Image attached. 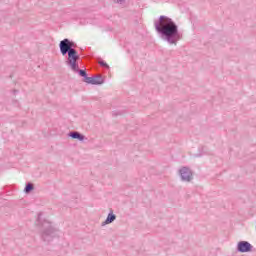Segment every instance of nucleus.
Here are the masks:
<instances>
[{
  "label": "nucleus",
  "mask_w": 256,
  "mask_h": 256,
  "mask_svg": "<svg viewBox=\"0 0 256 256\" xmlns=\"http://www.w3.org/2000/svg\"><path fill=\"white\" fill-rule=\"evenodd\" d=\"M154 27L161 38L170 45H177L183 39L177 23L165 15H161L158 20L154 21Z\"/></svg>",
  "instance_id": "f257e3e1"
},
{
  "label": "nucleus",
  "mask_w": 256,
  "mask_h": 256,
  "mask_svg": "<svg viewBox=\"0 0 256 256\" xmlns=\"http://www.w3.org/2000/svg\"><path fill=\"white\" fill-rule=\"evenodd\" d=\"M41 226V239L45 243H50L52 239H55V237H57V229L53 227V225H51V222L44 220Z\"/></svg>",
  "instance_id": "f03ea898"
},
{
  "label": "nucleus",
  "mask_w": 256,
  "mask_h": 256,
  "mask_svg": "<svg viewBox=\"0 0 256 256\" xmlns=\"http://www.w3.org/2000/svg\"><path fill=\"white\" fill-rule=\"evenodd\" d=\"M61 55L65 57V55H68V58L66 60V65L70 67L72 71H77V66L79 63L77 61L80 59L79 54L77 53V50H72L71 48H66L65 50H60Z\"/></svg>",
  "instance_id": "7ed1b4c3"
},
{
  "label": "nucleus",
  "mask_w": 256,
  "mask_h": 256,
  "mask_svg": "<svg viewBox=\"0 0 256 256\" xmlns=\"http://www.w3.org/2000/svg\"><path fill=\"white\" fill-rule=\"evenodd\" d=\"M179 175L181 178V181H184L186 183H191L193 181V171L187 166H183L179 169Z\"/></svg>",
  "instance_id": "20e7f679"
},
{
  "label": "nucleus",
  "mask_w": 256,
  "mask_h": 256,
  "mask_svg": "<svg viewBox=\"0 0 256 256\" xmlns=\"http://www.w3.org/2000/svg\"><path fill=\"white\" fill-rule=\"evenodd\" d=\"M238 253H251L253 251V245L248 241H240L237 244Z\"/></svg>",
  "instance_id": "39448f33"
},
{
  "label": "nucleus",
  "mask_w": 256,
  "mask_h": 256,
  "mask_svg": "<svg viewBox=\"0 0 256 256\" xmlns=\"http://www.w3.org/2000/svg\"><path fill=\"white\" fill-rule=\"evenodd\" d=\"M76 47H77V44H75V42L69 40L68 38L61 40L59 43L60 51H65V49H71L72 51H76L75 50Z\"/></svg>",
  "instance_id": "423d86ee"
},
{
  "label": "nucleus",
  "mask_w": 256,
  "mask_h": 256,
  "mask_svg": "<svg viewBox=\"0 0 256 256\" xmlns=\"http://www.w3.org/2000/svg\"><path fill=\"white\" fill-rule=\"evenodd\" d=\"M86 83H88V85H103V83H105V80L103 79V76L96 75L86 78Z\"/></svg>",
  "instance_id": "0eeeda50"
},
{
  "label": "nucleus",
  "mask_w": 256,
  "mask_h": 256,
  "mask_svg": "<svg viewBox=\"0 0 256 256\" xmlns=\"http://www.w3.org/2000/svg\"><path fill=\"white\" fill-rule=\"evenodd\" d=\"M68 137H71V139H77L78 141H84L85 136L77 131H72L68 134Z\"/></svg>",
  "instance_id": "6e6552de"
},
{
  "label": "nucleus",
  "mask_w": 256,
  "mask_h": 256,
  "mask_svg": "<svg viewBox=\"0 0 256 256\" xmlns=\"http://www.w3.org/2000/svg\"><path fill=\"white\" fill-rule=\"evenodd\" d=\"M117 219V216L113 214V212H110L104 222H102V227H105V225H110V223H113Z\"/></svg>",
  "instance_id": "1a4fd4ad"
},
{
  "label": "nucleus",
  "mask_w": 256,
  "mask_h": 256,
  "mask_svg": "<svg viewBox=\"0 0 256 256\" xmlns=\"http://www.w3.org/2000/svg\"><path fill=\"white\" fill-rule=\"evenodd\" d=\"M74 73H78L80 77H83L84 83H86L89 76H87V71L79 69V64L77 65V70H72Z\"/></svg>",
  "instance_id": "9d476101"
},
{
  "label": "nucleus",
  "mask_w": 256,
  "mask_h": 256,
  "mask_svg": "<svg viewBox=\"0 0 256 256\" xmlns=\"http://www.w3.org/2000/svg\"><path fill=\"white\" fill-rule=\"evenodd\" d=\"M33 189H35V186L33 185V183L29 182L24 188V193L29 194L31 193V191H33Z\"/></svg>",
  "instance_id": "9b49d317"
},
{
  "label": "nucleus",
  "mask_w": 256,
  "mask_h": 256,
  "mask_svg": "<svg viewBox=\"0 0 256 256\" xmlns=\"http://www.w3.org/2000/svg\"><path fill=\"white\" fill-rule=\"evenodd\" d=\"M99 65L101 66V67H105L106 69H109V64H107L105 61H103V60H101L100 62H99Z\"/></svg>",
  "instance_id": "f8f14e48"
},
{
  "label": "nucleus",
  "mask_w": 256,
  "mask_h": 256,
  "mask_svg": "<svg viewBox=\"0 0 256 256\" xmlns=\"http://www.w3.org/2000/svg\"><path fill=\"white\" fill-rule=\"evenodd\" d=\"M112 1L113 3H119V4L125 3V0H112Z\"/></svg>",
  "instance_id": "ddd939ff"
},
{
  "label": "nucleus",
  "mask_w": 256,
  "mask_h": 256,
  "mask_svg": "<svg viewBox=\"0 0 256 256\" xmlns=\"http://www.w3.org/2000/svg\"><path fill=\"white\" fill-rule=\"evenodd\" d=\"M40 221H41V214L38 215V219H37L36 225H39Z\"/></svg>",
  "instance_id": "4468645a"
}]
</instances>
